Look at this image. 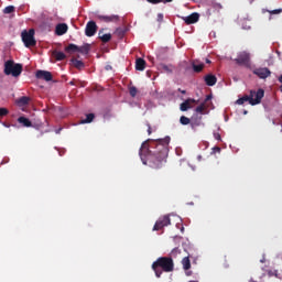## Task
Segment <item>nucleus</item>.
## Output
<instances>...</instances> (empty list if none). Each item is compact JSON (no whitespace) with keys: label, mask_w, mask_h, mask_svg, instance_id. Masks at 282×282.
<instances>
[{"label":"nucleus","mask_w":282,"mask_h":282,"mask_svg":"<svg viewBox=\"0 0 282 282\" xmlns=\"http://www.w3.org/2000/svg\"><path fill=\"white\" fill-rule=\"evenodd\" d=\"M169 144H171V137L156 140L148 139L139 151L142 164L150 169H162L169 158Z\"/></svg>","instance_id":"f257e3e1"},{"label":"nucleus","mask_w":282,"mask_h":282,"mask_svg":"<svg viewBox=\"0 0 282 282\" xmlns=\"http://www.w3.org/2000/svg\"><path fill=\"white\" fill-rule=\"evenodd\" d=\"M152 270L155 276L160 279L163 272H173L175 270V264L173 259L170 257H161L152 263Z\"/></svg>","instance_id":"f03ea898"},{"label":"nucleus","mask_w":282,"mask_h":282,"mask_svg":"<svg viewBox=\"0 0 282 282\" xmlns=\"http://www.w3.org/2000/svg\"><path fill=\"white\" fill-rule=\"evenodd\" d=\"M263 96H265V90L259 88L258 90L251 89L249 95H245L241 98L237 99L236 105H243L245 102H249L251 107L256 105H261V100H263Z\"/></svg>","instance_id":"7ed1b4c3"},{"label":"nucleus","mask_w":282,"mask_h":282,"mask_svg":"<svg viewBox=\"0 0 282 282\" xmlns=\"http://www.w3.org/2000/svg\"><path fill=\"white\" fill-rule=\"evenodd\" d=\"M23 73V64H17L14 61L9 59L4 63V74L6 76H13V78H19Z\"/></svg>","instance_id":"20e7f679"},{"label":"nucleus","mask_w":282,"mask_h":282,"mask_svg":"<svg viewBox=\"0 0 282 282\" xmlns=\"http://www.w3.org/2000/svg\"><path fill=\"white\" fill-rule=\"evenodd\" d=\"M35 31L34 29H30L29 31L24 30L21 33L22 43H24L25 47H34L36 46V40L34 39Z\"/></svg>","instance_id":"39448f33"},{"label":"nucleus","mask_w":282,"mask_h":282,"mask_svg":"<svg viewBox=\"0 0 282 282\" xmlns=\"http://www.w3.org/2000/svg\"><path fill=\"white\" fill-rule=\"evenodd\" d=\"M237 65L243 67H250V53L243 51L238 54V57L234 59Z\"/></svg>","instance_id":"423d86ee"},{"label":"nucleus","mask_w":282,"mask_h":282,"mask_svg":"<svg viewBox=\"0 0 282 282\" xmlns=\"http://www.w3.org/2000/svg\"><path fill=\"white\" fill-rule=\"evenodd\" d=\"M166 226H171V218L169 216H163L156 220L153 230H162V228Z\"/></svg>","instance_id":"0eeeda50"},{"label":"nucleus","mask_w":282,"mask_h":282,"mask_svg":"<svg viewBox=\"0 0 282 282\" xmlns=\"http://www.w3.org/2000/svg\"><path fill=\"white\" fill-rule=\"evenodd\" d=\"M253 74L262 80H265V78H270V76H272V72H270L268 67L256 68Z\"/></svg>","instance_id":"6e6552de"},{"label":"nucleus","mask_w":282,"mask_h":282,"mask_svg":"<svg viewBox=\"0 0 282 282\" xmlns=\"http://www.w3.org/2000/svg\"><path fill=\"white\" fill-rule=\"evenodd\" d=\"M98 32V25L94 21H89L86 24L85 34L86 36H94Z\"/></svg>","instance_id":"1a4fd4ad"},{"label":"nucleus","mask_w":282,"mask_h":282,"mask_svg":"<svg viewBox=\"0 0 282 282\" xmlns=\"http://www.w3.org/2000/svg\"><path fill=\"white\" fill-rule=\"evenodd\" d=\"M35 78H37L39 80H46V83H50L53 76H52V73L48 70H37L35 73Z\"/></svg>","instance_id":"9d476101"},{"label":"nucleus","mask_w":282,"mask_h":282,"mask_svg":"<svg viewBox=\"0 0 282 282\" xmlns=\"http://www.w3.org/2000/svg\"><path fill=\"white\" fill-rule=\"evenodd\" d=\"M183 21L186 23V25H193L194 23H197V21H199V13L194 12L188 17L183 18Z\"/></svg>","instance_id":"9b49d317"},{"label":"nucleus","mask_w":282,"mask_h":282,"mask_svg":"<svg viewBox=\"0 0 282 282\" xmlns=\"http://www.w3.org/2000/svg\"><path fill=\"white\" fill-rule=\"evenodd\" d=\"M99 21H104L105 23H116L120 21V17L118 15H97Z\"/></svg>","instance_id":"f8f14e48"},{"label":"nucleus","mask_w":282,"mask_h":282,"mask_svg":"<svg viewBox=\"0 0 282 282\" xmlns=\"http://www.w3.org/2000/svg\"><path fill=\"white\" fill-rule=\"evenodd\" d=\"M193 105H195V99L188 98L180 105V109L181 111H188V109H193Z\"/></svg>","instance_id":"ddd939ff"},{"label":"nucleus","mask_w":282,"mask_h":282,"mask_svg":"<svg viewBox=\"0 0 282 282\" xmlns=\"http://www.w3.org/2000/svg\"><path fill=\"white\" fill-rule=\"evenodd\" d=\"M68 26L65 23H59L55 28V34L57 36H63V34H67Z\"/></svg>","instance_id":"4468645a"},{"label":"nucleus","mask_w":282,"mask_h":282,"mask_svg":"<svg viewBox=\"0 0 282 282\" xmlns=\"http://www.w3.org/2000/svg\"><path fill=\"white\" fill-rule=\"evenodd\" d=\"M147 68V61H144L143 58H137L135 61V69L137 72H144V69Z\"/></svg>","instance_id":"2eb2a0df"},{"label":"nucleus","mask_w":282,"mask_h":282,"mask_svg":"<svg viewBox=\"0 0 282 282\" xmlns=\"http://www.w3.org/2000/svg\"><path fill=\"white\" fill-rule=\"evenodd\" d=\"M205 83L208 87H214V85H217V77L215 75H207L205 76Z\"/></svg>","instance_id":"dca6fc26"},{"label":"nucleus","mask_w":282,"mask_h":282,"mask_svg":"<svg viewBox=\"0 0 282 282\" xmlns=\"http://www.w3.org/2000/svg\"><path fill=\"white\" fill-rule=\"evenodd\" d=\"M192 67H193V70L195 72V74H199L204 70V63H199L198 61H194L192 63Z\"/></svg>","instance_id":"f3484780"},{"label":"nucleus","mask_w":282,"mask_h":282,"mask_svg":"<svg viewBox=\"0 0 282 282\" xmlns=\"http://www.w3.org/2000/svg\"><path fill=\"white\" fill-rule=\"evenodd\" d=\"M170 259H182V250H180V248H174L171 252H170Z\"/></svg>","instance_id":"a211bd4d"},{"label":"nucleus","mask_w":282,"mask_h":282,"mask_svg":"<svg viewBox=\"0 0 282 282\" xmlns=\"http://www.w3.org/2000/svg\"><path fill=\"white\" fill-rule=\"evenodd\" d=\"M181 263L183 265V270H185V271L191 270V257L189 256H185L182 259Z\"/></svg>","instance_id":"6ab92c4d"},{"label":"nucleus","mask_w":282,"mask_h":282,"mask_svg":"<svg viewBox=\"0 0 282 282\" xmlns=\"http://www.w3.org/2000/svg\"><path fill=\"white\" fill-rule=\"evenodd\" d=\"M104 30L101 29L99 31V39L102 43H109V41H111V34L110 33H106L102 34Z\"/></svg>","instance_id":"aec40b11"},{"label":"nucleus","mask_w":282,"mask_h":282,"mask_svg":"<svg viewBox=\"0 0 282 282\" xmlns=\"http://www.w3.org/2000/svg\"><path fill=\"white\" fill-rule=\"evenodd\" d=\"M52 55L54 56L55 61H65L67 58L65 53L58 51H53Z\"/></svg>","instance_id":"412c9836"},{"label":"nucleus","mask_w":282,"mask_h":282,"mask_svg":"<svg viewBox=\"0 0 282 282\" xmlns=\"http://www.w3.org/2000/svg\"><path fill=\"white\" fill-rule=\"evenodd\" d=\"M90 50H91V45L89 44H84L83 46H78L79 54H89Z\"/></svg>","instance_id":"4be33fe9"},{"label":"nucleus","mask_w":282,"mask_h":282,"mask_svg":"<svg viewBox=\"0 0 282 282\" xmlns=\"http://www.w3.org/2000/svg\"><path fill=\"white\" fill-rule=\"evenodd\" d=\"M65 52H67L68 54H74L78 52V45L69 44L68 46L65 47Z\"/></svg>","instance_id":"5701e85b"},{"label":"nucleus","mask_w":282,"mask_h":282,"mask_svg":"<svg viewBox=\"0 0 282 282\" xmlns=\"http://www.w3.org/2000/svg\"><path fill=\"white\" fill-rule=\"evenodd\" d=\"M96 116L94 113L86 115V119L80 121V124H89V122H94Z\"/></svg>","instance_id":"b1692460"},{"label":"nucleus","mask_w":282,"mask_h":282,"mask_svg":"<svg viewBox=\"0 0 282 282\" xmlns=\"http://www.w3.org/2000/svg\"><path fill=\"white\" fill-rule=\"evenodd\" d=\"M72 63L76 69H83V67H85V63L80 59L72 58Z\"/></svg>","instance_id":"393cba45"},{"label":"nucleus","mask_w":282,"mask_h":282,"mask_svg":"<svg viewBox=\"0 0 282 282\" xmlns=\"http://www.w3.org/2000/svg\"><path fill=\"white\" fill-rule=\"evenodd\" d=\"M18 122H20V124H23V127H32V121H30V119L25 117H20L18 119Z\"/></svg>","instance_id":"a878e982"},{"label":"nucleus","mask_w":282,"mask_h":282,"mask_svg":"<svg viewBox=\"0 0 282 282\" xmlns=\"http://www.w3.org/2000/svg\"><path fill=\"white\" fill-rule=\"evenodd\" d=\"M18 105H21V106L30 105V97L23 96L19 98Z\"/></svg>","instance_id":"bb28decb"},{"label":"nucleus","mask_w":282,"mask_h":282,"mask_svg":"<svg viewBox=\"0 0 282 282\" xmlns=\"http://www.w3.org/2000/svg\"><path fill=\"white\" fill-rule=\"evenodd\" d=\"M129 94L132 98H135V96H138V88L135 86L130 87Z\"/></svg>","instance_id":"cd10ccee"},{"label":"nucleus","mask_w":282,"mask_h":282,"mask_svg":"<svg viewBox=\"0 0 282 282\" xmlns=\"http://www.w3.org/2000/svg\"><path fill=\"white\" fill-rule=\"evenodd\" d=\"M180 122H181V124H184V126L191 124V119L188 117H186V116H182L180 118Z\"/></svg>","instance_id":"c85d7f7f"},{"label":"nucleus","mask_w":282,"mask_h":282,"mask_svg":"<svg viewBox=\"0 0 282 282\" xmlns=\"http://www.w3.org/2000/svg\"><path fill=\"white\" fill-rule=\"evenodd\" d=\"M14 12V6H9L3 9L4 14H12Z\"/></svg>","instance_id":"c756f323"},{"label":"nucleus","mask_w":282,"mask_h":282,"mask_svg":"<svg viewBox=\"0 0 282 282\" xmlns=\"http://www.w3.org/2000/svg\"><path fill=\"white\" fill-rule=\"evenodd\" d=\"M204 109H206V106L200 104L198 107H196L195 111L196 113H204Z\"/></svg>","instance_id":"7c9ffc66"},{"label":"nucleus","mask_w":282,"mask_h":282,"mask_svg":"<svg viewBox=\"0 0 282 282\" xmlns=\"http://www.w3.org/2000/svg\"><path fill=\"white\" fill-rule=\"evenodd\" d=\"M161 68L163 69V72H166L167 74H171L173 72V69H171V67L166 64H162Z\"/></svg>","instance_id":"2f4dec72"},{"label":"nucleus","mask_w":282,"mask_h":282,"mask_svg":"<svg viewBox=\"0 0 282 282\" xmlns=\"http://www.w3.org/2000/svg\"><path fill=\"white\" fill-rule=\"evenodd\" d=\"M8 113H10V111L7 108H0V118L8 116Z\"/></svg>","instance_id":"473e14b6"},{"label":"nucleus","mask_w":282,"mask_h":282,"mask_svg":"<svg viewBox=\"0 0 282 282\" xmlns=\"http://www.w3.org/2000/svg\"><path fill=\"white\" fill-rule=\"evenodd\" d=\"M202 124V118L199 119H192V127H199Z\"/></svg>","instance_id":"72a5a7b5"},{"label":"nucleus","mask_w":282,"mask_h":282,"mask_svg":"<svg viewBox=\"0 0 282 282\" xmlns=\"http://www.w3.org/2000/svg\"><path fill=\"white\" fill-rule=\"evenodd\" d=\"M268 274H269V276H278V274H279V271H276V270H270V271H268Z\"/></svg>","instance_id":"f704fd0d"},{"label":"nucleus","mask_w":282,"mask_h":282,"mask_svg":"<svg viewBox=\"0 0 282 282\" xmlns=\"http://www.w3.org/2000/svg\"><path fill=\"white\" fill-rule=\"evenodd\" d=\"M148 3H152L153 6H158V3H162V0H147Z\"/></svg>","instance_id":"c9c22d12"},{"label":"nucleus","mask_w":282,"mask_h":282,"mask_svg":"<svg viewBox=\"0 0 282 282\" xmlns=\"http://www.w3.org/2000/svg\"><path fill=\"white\" fill-rule=\"evenodd\" d=\"M281 12H282V9H275L270 11V14H281Z\"/></svg>","instance_id":"e433bc0d"},{"label":"nucleus","mask_w":282,"mask_h":282,"mask_svg":"<svg viewBox=\"0 0 282 282\" xmlns=\"http://www.w3.org/2000/svg\"><path fill=\"white\" fill-rule=\"evenodd\" d=\"M158 21H159V23H162L164 21V14L159 13L158 14Z\"/></svg>","instance_id":"4c0bfd02"},{"label":"nucleus","mask_w":282,"mask_h":282,"mask_svg":"<svg viewBox=\"0 0 282 282\" xmlns=\"http://www.w3.org/2000/svg\"><path fill=\"white\" fill-rule=\"evenodd\" d=\"M116 33L119 34V36H124V31H122V29H117Z\"/></svg>","instance_id":"58836bf2"},{"label":"nucleus","mask_w":282,"mask_h":282,"mask_svg":"<svg viewBox=\"0 0 282 282\" xmlns=\"http://www.w3.org/2000/svg\"><path fill=\"white\" fill-rule=\"evenodd\" d=\"M214 138L215 140L221 141V134H219L218 132L214 133Z\"/></svg>","instance_id":"ea45409f"},{"label":"nucleus","mask_w":282,"mask_h":282,"mask_svg":"<svg viewBox=\"0 0 282 282\" xmlns=\"http://www.w3.org/2000/svg\"><path fill=\"white\" fill-rule=\"evenodd\" d=\"M151 133H153V131L151 130V124H148V134L151 135Z\"/></svg>","instance_id":"a19ab883"},{"label":"nucleus","mask_w":282,"mask_h":282,"mask_svg":"<svg viewBox=\"0 0 282 282\" xmlns=\"http://www.w3.org/2000/svg\"><path fill=\"white\" fill-rule=\"evenodd\" d=\"M173 0H162L163 3H171Z\"/></svg>","instance_id":"79ce46f5"},{"label":"nucleus","mask_w":282,"mask_h":282,"mask_svg":"<svg viewBox=\"0 0 282 282\" xmlns=\"http://www.w3.org/2000/svg\"><path fill=\"white\" fill-rule=\"evenodd\" d=\"M178 91H180L181 94H186V90H182V88H178Z\"/></svg>","instance_id":"37998d69"},{"label":"nucleus","mask_w":282,"mask_h":282,"mask_svg":"<svg viewBox=\"0 0 282 282\" xmlns=\"http://www.w3.org/2000/svg\"><path fill=\"white\" fill-rule=\"evenodd\" d=\"M260 263H265V258L261 259Z\"/></svg>","instance_id":"c03bdc74"},{"label":"nucleus","mask_w":282,"mask_h":282,"mask_svg":"<svg viewBox=\"0 0 282 282\" xmlns=\"http://www.w3.org/2000/svg\"><path fill=\"white\" fill-rule=\"evenodd\" d=\"M215 149H216V151H218V153H219V151H221V149L219 147H216Z\"/></svg>","instance_id":"a18cd8bd"},{"label":"nucleus","mask_w":282,"mask_h":282,"mask_svg":"<svg viewBox=\"0 0 282 282\" xmlns=\"http://www.w3.org/2000/svg\"><path fill=\"white\" fill-rule=\"evenodd\" d=\"M206 63H207L208 65H210L212 62H210V59H206Z\"/></svg>","instance_id":"49530a36"},{"label":"nucleus","mask_w":282,"mask_h":282,"mask_svg":"<svg viewBox=\"0 0 282 282\" xmlns=\"http://www.w3.org/2000/svg\"><path fill=\"white\" fill-rule=\"evenodd\" d=\"M186 274H187V276H191L192 272H187Z\"/></svg>","instance_id":"de8ad7c7"},{"label":"nucleus","mask_w":282,"mask_h":282,"mask_svg":"<svg viewBox=\"0 0 282 282\" xmlns=\"http://www.w3.org/2000/svg\"><path fill=\"white\" fill-rule=\"evenodd\" d=\"M206 100H210V96H207Z\"/></svg>","instance_id":"09e8293b"},{"label":"nucleus","mask_w":282,"mask_h":282,"mask_svg":"<svg viewBox=\"0 0 282 282\" xmlns=\"http://www.w3.org/2000/svg\"><path fill=\"white\" fill-rule=\"evenodd\" d=\"M243 113H245V115L248 113V110H245Z\"/></svg>","instance_id":"8fccbe9b"},{"label":"nucleus","mask_w":282,"mask_h":282,"mask_svg":"<svg viewBox=\"0 0 282 282\" xmlns=\"http://www.w3.org/2000/svg\"><path fill=\"white\" fill-rule=\"evenodd\" d=\"M69 85H74V82H70Z\"/></svg>","instance_id":"3c124183"}]
</instances>
